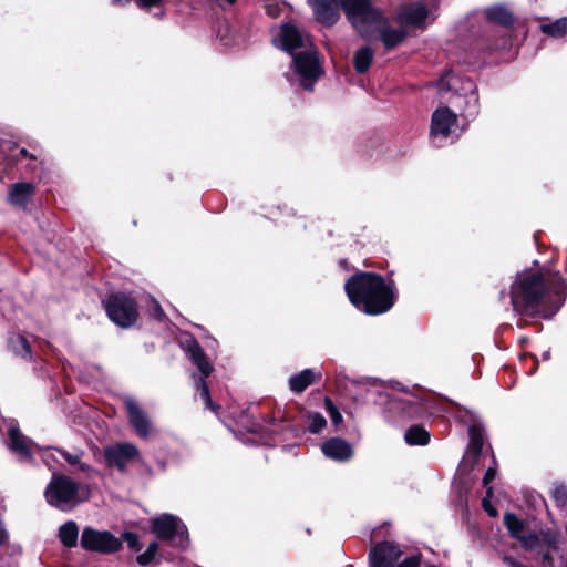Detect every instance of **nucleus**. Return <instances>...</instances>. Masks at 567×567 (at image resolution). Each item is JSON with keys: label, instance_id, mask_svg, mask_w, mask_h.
<instances>
[{"label": "nucleus", "instance_id": "7ed1b4c3", "mask_svg": "<svg viewBox=\"0 0 567 567\" xmlns=\"http://www.w3.org/2000/svg\"><path fill=\"white\" fill-rule=\"evenodd\" d=\"M344 290L358 310L371 316L389 311L396 297L393 282H386L374 272L354 274L346 282Z\"/></svg>", "mask_w": 567, "mask_h": 567}, {"label": "nucleus", "instance_id": "f704fd0d", "mask_svg": "<svg viewBox=\"0 0 567 567\" xmlns=\"http://www.w3.org/2000/svg\"><path fill=\"white\" fill-rule=\"evenodd\" d=\"M492 497V487H488L486 492V497L483 498L482 505L483 508L488 513L489 516L495 517L497 515V511L491 505L488 498Z\"/></svg>", "mask_w": 567, "mask_h": 567}, {"label": "nucleus", "instance_id": "c85d7f7f", "mask_svg": "<svg viewBox=\"0 0 567 567\" xmlns=\"http://www.w3.org/2000/svg\"><path fill=\"white\" fill-rule=\"evenodd\" d=\"M308 429L311 433H320L327 425V420L323 415L317 412H310L307 415Z\"/></svg>", "mask_w": 567, "mask_h": 567}, {"label": "nucleus", "instance_id": "f8f14e48", "mask_svg": "<svg viewBox=\"0 0 567 567\" xmlns=\"http://www.w3.org/2000/svg\"><path fill=\"white\" fill-rule=\"evenodd\" d=\"M427 20H434V17L431 10L420 1L404 4L398 12V22L401 25L423 28L426 25Z\"/></svg>", "mask_w": 567, "mask_h": 567}, {"label": "nucleus", "instance_id": "39448f33", "mask_svg": "<svg viewBox=\"0 0 567 567\" xmlns=\"http://www.w3.org/2000/svg\"><path fill=\"white\" fill-rule=\"evenodd\" d=\"M44 496L51 506L69 512L84 502L89 492L71 477L54 473L44 491Z\"/></svg>", "mask_w": 567, "mask_h": 567}, {"label": "nucleus", "instance_id": "4468645a", "mask_svg": "<svg viewBox=\"0 0 567 567\" xmlns=\"http://www.w3.org/2000/svg\"><path fill=\"white\" fill-rule=\"evenodd\" d=\"M402 551L393 544L383 542L378 544L370 553L372 567H396Z\"/></svg>", "mask_w": 567, "mask_h": 567}, {"label": "nucleus", "instance_id": "423d86ee", "mask_svg": "<svg viewBox=\"0 0 567 567\" xmlns=\"http://www.w3.org/2000/svg\"><path fill=\"white\" fill-rule=\"evenodd\" d=\"M388 417L392 421L396 419L420 417L424 413V404L420 396L404 392L402 395L386 394Z\"/></svg>", "mask_w": 567, "mask_h": 567}, {"label": "nucleus", "instance_id": "9b49d317", "mask_svg": "<svg viewBox=\"0 0 567 567\" xmlns=\"http://www.w3.org/2000/svg\"><path fill=\"white\" fill-rule=\"evenodd\" d=\"M188 351L194 364L202 373V378L196 382V388L199 391L200 398L205 401L207 408L215 410L209 395L208 385L205 381V379L213 372V365L209 363L204 351L197 342H193L189 346Z\"/></svg>", "mask_w": 567, "mask_h": 567}, {"label": "nucleus", "instance_id": "473e14b6", "mask_svg": "<svg viewBox=\"0 0 567 567\" xmlns=\"http://www.w3.org/2000/svg\"><path fill=\"white\" fill-rule=\"evenodd\" d=\"M518 540L520 542L522 546L526 549H533L537 547L539 543V539L535 534H523L522 537L518 538Z\"/></svg>", "mask_w": 567, "mask_h": 567}, {"label": "nucleus", "instance_id": "7c9ffc66", "mask_svg": "<svg viewBox=\"0 0 567 567\" xmlns=\"http://www.w3.org/2000/svg\"><path fill=\"white\" fill-rule=\"evenodd\" d=\"M324 406L327 412L329 413L331 421L334 425H339L342 423L343 417L339 412L338 408L333 404V402L329 398H324Z\"/></svg>", "mask_w": 567, "mask_h": 567}, {"label": "nucleus", "instance_id": "aec40b11", "mask_svg": "<svg viewBox=\"0 0 567 567\" xmlns=\"http://www.w3.org/2000/svg\"><path fill=\"white\" fill-rule=\"evenodd\" d=\"M320 372L312 369H305L289 379V388L295 393H301L316 380H320Z\"/></svg>", "mask_w": 567, "mask_h": 567}, {"label": "nucleus", "instance_id": "58836bf2", "mask_svg": "<svg viewBox=\"0 0 567 567\" xmlns=\"http://www.w3.org/2000/svg\"><path fill=\"white\" fill-rule=\"evenodd\" d=\"M135 2L142 9H150L161 4L162 0H135Z\"/></svg>", "mask_w": 567, "mask_h": 567}, {"label": "nucleus", "instance_id": "a19ab883", "mask_svg": "<svg viewBox=\"0 0 567 567\" xmlns=\"http://www.w3.org/2000/svg\"><path fill=\"white\" fill-rule=\"evenodd\" d=\"M504 561L511 567H525L522 563L516 561L511 557H504Z\"/></svg>", "mask_w": 567, "mask_h": 567}, {"label": "nucleus", "instance_id": "f03ea898", "mask_svg": "<svg viewBox=\"0 0 567 567\" xmlns=\"http://www.w3.org/2000/svg\"><path fill=\"white\" fill-rule=\"evenodd\" d=\"M275 42L292 55L293 74L298 76L300 85L305 90H312L323 74V70L319 63L318 50L309 34L300 31L292 23H285L280 27Z\"/></svg>", "mask_w": 567, "mask_h": 567}, {"label": "nucleus", "instance_id": "a878e982", "mask_svg": "<svg viewBox=\"0 0 567 567\" xmlns=\"http://www.w3.org/2000/svg\"><path fill=\"white\" fill-rule=\"evenodd\" d=\"M9 347L14 354L20 355L23 359L31 358V348L24 337L20 334L11 337L9 340Z\"/></svg>", "mask_w": 567, "mask_h": 567}, {"label": "nucleus", "instance_id": "c756f323", "mask_svg": "<svg viewBox=\"0 0 567 567\" xmlns=\"http://www.w3.org/2000/svg\"><path fill=\"white\" fill-rule=\"evenodd\" d=\"M158 550V544L153 542L148 545L147 549L137 556L136 560L141 566H146L155 558Z\"/></svg>", "mask_w": 567, "mask_h": 567}, {"label": "nucleus", "instance_id": "2f4dec72", "mask_svg": "<svg viewBox=\"0 0 567 567\" xmlns=\"http://www.w3.org/2000/svg\"><path fill=\"white\" fill-rule=\"evenodd\" d=\"M551 496L558 507L567 505V488L565 486H556L551 492Z\"/></svg>", "mask_w": 567, "mask_h": 567}, {"label": "nucleus", "instance_id": "0eeeda50", "mask_svg": "<svg viewBox=\"0 0 567 567\" xmlns=\"http://www.w3.org/2000/svg\"><path fill=\"white\" fill-rule=\"evenodd\" d=\"M152 528L158 538L167 540L174 546L185 548L188 545L187 528L176 516L161 515L152 520Z\"/></svg>", "mask_w": 567, "mask_h": 567}, {"label": "nucleus", "instance_id": "72a5a7b5", "mask_svg": "<svg viewBox=\"0 0 567 567\" xmlns=\"http://www.w3.org/2000/svg\"><path fill=\"white\" fill-rule=\"evenodd\" d=\"M61 454L63 455V457L66 460V462L69 464H71V465L79 464L80 470L82 472H90V471H92V468L87 464L80 463V456L79 455H72V454H70L68 452H63V451H61Z\"/></svg>", "mask_w": 567, "mask_h": 567}, {"label": "nucleus", "instance_id": "6e6552de", "mask_svg": "<svg viewBox=\"0 0 567 567\" xmlns=\"http://www.w3.org/2000/svg\"><path fill=\"white\" fill-rule=\"evenodd\" d=\"M106 312L114 323L123 328L134 324L138 316L136 302L124 293H116L109 298Z\"/></svg>", "mask_w": 567, "mask_h": 567}, {"label": "nucleus", "instance_id": "c9c22d12", "mask_svg": "<svg viewBox=\"0 0 567 567\" xmlns=\"http://www.w3.org/2000/svg\"><path fill=\"white\" fill-rule=\"evenodd\" d=\"M124 540L127 543V546L130 548L137 549L140 545L138 536L135 533L132 532H125L123 534Z\"/></svg>", "mask_w": 567, "mask_h": 567}, {"label": "nucleus", "instance_id": "cd10ccee", "mask_svg": "<svg viewBox=\"0 0 567 567\" xmlns=\"http://www.w3.org/2000/svg\"><path fill=\"white\" fill-rule=\"evenodd\" d=\"M540 29L544 33L551 37H563L567 32V18H560L547 24H542Z\"/></svg>", "mask_w": 567, "mask_h": 567}, {"label": "nucleus", "instance_id": "412c9836", "mask_svg": "<svg viewBox=\"0 0 567 567\" xmlns=\"http://www.w3.org/2000/svg\"><path fill=\"white\" fill-rule=\"evenodd\" d=\"M470 442L466 451L467 457L476 460L483 447V435L478 426L472 425L468 429Z\"/></svg>", "mask_w": 567, "mask_h": 567}, {"label": "nucleus", "instance_id": "393cba45", "mask_svg": "<svg viewBox=\"0 0 567 567\" xmlns=\"http://www.w3.org/2000/svg\"><path fill=\"white\" fill-rule=\"evenodd\" d=\"M373 51L369 47L359 49L353 59L354 69L359 73H364L371 65L373 60Z\"/></svg>", "mask_w": 567, "mask_h": 567}, {"label": "nucleus", "instance_id": "dca6fc26", "mask_svg": "<svg viewBox=\"0 0 567 567\" xmlns=\"http://www.w3.org/2000/svg\"><path fill=\"white\" fill-rule=\"evenodd\" d=\"M319 22L332 25L339 19V3L337 0H309Z\"/></svg>", "mask_w": 567, "mask_h": 567}, {"label": "nucleus", "instance_id": "f257e3e1", "mask_svg": "<svg viewBox=\"0 0 567 567\" xmlns=\"http://www.w3.org/2000/svg\"><path fill=\"white\" fill-rule=\"evenodd\" d=\"M567 285L558 275L546 278L535 271L518 274L511 288V301L516 313L551 317L563 305Z\"/></svg>", "mask_w": 567, "mask_h": 567}, {"label": "nucleus", "instance_id": "4be33fe9", "mask_svg": "<svg viewBox=\"0 0 567 567\" xmlns=\"http://www.w3.org/2000/svg\"><path fill=\"white\" fill-rule=\"evenodd\" d=\"M485 13L489 21L502 25H509L514 21L512 12L502 6L487 8Z\"/></svg>", "mask_w": 567, "mask_h": 567}, {"label": "nucleus", "instance_id": "37998d69", "mask_svg": "<svg viewBox=\"0 0 567 567\" xmlns=\"http://www.w3.org/2000/svg\"><path fill=\"white\" fill-rule=\"evenodd\" d=\"M21 154H22L23 156H27V150L22 148V150H21Z\"/></svg>", "mask_w": 567, "mask_h": 567}, {"label": "nucleus", "instance_id": "1a4fd4ad", "mask_svg": "<svg viewBox=\"0 0 567 567\" xmlns=\"http://www.w3.org/2000/svg\"><path fill=\"white\" fill-rule=\"evenodd\" d=\"M81 546L89 551L113 554L122 548V542L110 532L86 527L82 532Z\"/></svg>", "mask_w": 567, "mask_h": 567}, {"label": "nucleus", "instance_id": "e433bc0d", "mask_svg": "<svg viewBox=\"0 0 567 567\" xmlns=\"http://www.w3.org/2000/svg\"><path fill=\"white\" fill-rule=\"evenodd\" d=\"M421 560L417 556H411L405 558L400 564H396V567H420Z\"/></svg>", "mask_w": 567, "mask_h": 567}, {"label": "nucleus", "instance_id": "49530a36", "mask_svg": "<svg viewBox=\"0 0 567 567\" xmlns=\"http://www.w3.org/2000/svg\"><path fill=\"white\" fill-rule=\"evenodd\" d=\"M425 567H436L435 565H426Z\"/></svg>", "mask_w": 567, "mask_h": 567}, {"label": "nucleus", "instance_id": "bb28decb", "mask_svg": "<svg viewBox=\"0 0 567 567\" xmlns=\"http://www.w3.org/2000/svg\"><path fill=\"white\" fill-rule=\"evenodd\" d=\"M504 524L507 527L511 535L518 539L525 532V524L515 514L506 513L504 515Z\"/></svg>", "mask_w": 567, "mask_h": 567}, {"label": "nucleus", "instance_id": "5701e85b", "mask_svg": "<svg viewBox=\"0 0 567 567\" xmlns=\"http://www.w3.org/2000/svg\"><path fill=\"white\" fill-rule=\"evenodd\" d=\"M409 445H425L430 441V433L421 425H412L404 434Z\"/></svg>", "mask_w": 567, "mask_h": 567}, {"label": "nucleus", "instance_id": "20e7f679", "mask_svg": "<svg viewBox=\"0 0 567 567\" xmlns=\"http://www.w3.org/2000/svg\"><path fill=\"white\" fill-rule=\"evenodd\" d=\"M340 6L353 28L364 39L379 35L384 47L392 49L406 38V31L403 28L390 27L369 0H340Z\"/></svg>", "mask_w": 567, "mask_h": 567}, {"label": "nucleus", "instance_id": "a18cd8bd", "mask_svg": "<svg viewBox=\"0 0 567 567\" xmlns=\"http://www.w3.org/2000/svg\"><path fill=\"white\" fill-rule=\"evenodd\" d=\"M544 559H545V560L549 559V556H548V555H545V556H544Z\"/></svg>", "mask_w": 567, "mask_h": 567}, {"label": "nucleus", "instance_id": "2eb2a0df", "mask_svg": "<svg viewBox=\"0 0 567 567\" xmlns=\"http://www.w3.org/2000/svg\"><path fill=\"white\" fill-rule=\"evenodd\" d=\"M125 406L127 410L130 423L134 427L137 435L143 439L148 437L152 434V424L147 415L140 408L137 402L132 398H127L125 400Z\"/></svg>", "mask_w": 567, "mask_h": 567}, {"label": "nucleus", "instance_id": "4c0bfd02", "mask_svg": "<svg viewBox=\"0 0 567 567\" xmlns=\"http://www.w3.org/2000/svg\"><path fill=\"white\" fill-rule=\"evenodd\" d=\"M495 475H496V467H494V466L488 467L483 477V485L488 488L489 487L488 485L495 478Z\"/></svg>", "mask_w": 567, "mask_h": 567}, {"label": "nucleus", "instance_id": "ea45409f", "mask_svg": "<svg viewBox=\"0 0 567 567\" xmlns=\"http://www.w3.org/2000/svg\"><path fill=\"white\" fill-rule=\"evenodd\" d=\"M153 306H154V316H155V318L158 319V320H163L165 315H164L159 303L156 300H153Z\"/></svg>", "mask_w": 567, "mask_h": 567}, {"label": "nucleus", "instance_id": "f3484780", "mask_svg": "<svg viewBox=\"0 0 567 567\" xmlns=\"http://www.w3.org/2000/svg\"><path fill=\"white\" fill-rule=\"evenodd\" d=\"M322 453L334 461L344 462L352 457V446L340 437H331L321 446Z\"/></svg>", "mask_w": 567, "mask_h": 567}, {"label": "nucleus", "instance_id": "b1692460", "mask_svg": "<svg viewBox=\"0 0 567 567\" xmlns=\"http://www.w3.org/2000/svg\"><path fill=\"white\" fill-rule=\"evenodd\" d=\"M59 537L64 546L74 547L79 537L78 525L72 520L66 522L60 527Z\"/></svg>", "mask_w": 567, "mask_h": 567}, {"label": "nucleus", "instance_id": "ddd939ff", "mask_svg": "<svg viewBox=\"0 0 567 567\" xmlns=\"http://www.w3.org/2000/svg\"><path fill=\"white\" fill-rule=\"evenodd\" d=\"M137 447L132 443H121L104 450V457L109 466L124 471L126 465L138 456Z\"/></svg>", "mask_w": 567, "mask_h": 567}, {"label": "nucleus", "instance_id": "9d476101", "mask_svg": "<svg viewBox=\"0 0 567 567\" xmlns=\"http://www.w3.org/2000/svg\"><path fill=\"white\" fill-rule=\"evenodd\" d=\"M457 127V116L447 107L437 109L432 115L431 134L441 146Z\"/></svg>", "mask_w": 567, "mask_h": 567}, {"label": "nucleus", "instance_id": "79ce46f5", "mask_svg": "<svg viewBox=\"0 0 567 567\" xmlns=\"http://www.w3.org/2000/svg\"><path fill=\"white\" fill-rule=\"evenodd\" d=\"M115 6H125L131 2V0H111Z\"/></svg>", "mask_w": 567, "mask_h": 567}, {"label": "nucleus", "instance_id": "c03bdc74", "mask_svg": "<svg viewBox=\"0 0 567 567\" xmlns=\"http://www.w3.org/2000/svg\"><path fill=\"white\" fill-rule=\"evenodd\" d=\"M549 358V353L548 352H545L544 353V359L547 360Z\"/></svg>", "mask_w": 567, "mask_h": 567}, {"label": "nucleus", "instance_id": "a211bd4d", "mask_svg": "<svg viewBox=\"0 0 567 567\" xmlns=\"http://www.w3.org/2000/svg\"><path fill=\"white\" fill-rule=\"evenodd\" d=\"M9 449L16 453L20 458L27 460L32 452L33 442L24 436L19 427L11 425L8 431Z\"/></svg>", "mask_w": 567, "mask_h": 567}, {"label": "nucleus", "instance_id": "6ab92c4d", "mask_svg": "<svg viewBox=\"0 0 567 567\" xmlns=\"http://www.w3.org/2000/svg\"><path fill=\"white\" fill-rule=\"evenodd\" d=\"M35 186L32 183L19 182L11 186L8 202L20 208H25L34 195Z\"/></svg>", "mask_w": 567, "mask_h": 567}]
</instances>
